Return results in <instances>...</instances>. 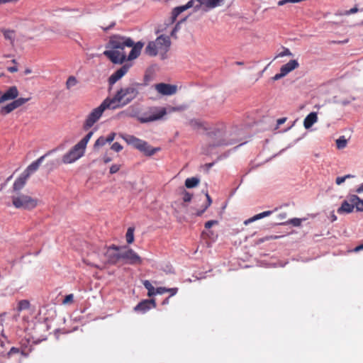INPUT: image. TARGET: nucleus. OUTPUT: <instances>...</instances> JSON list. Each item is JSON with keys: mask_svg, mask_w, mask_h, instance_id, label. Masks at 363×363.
Returning a JSON list of instances; mask_svg holds the SVG:
<instances>
[{"mask_svg": "<svg viewBox=\"0 0 363 363\" xmlns=\"http://www.w3.org/2000/svg\"><path fill=\"white\" fill-rule=\"evenodd\" d=\"M285 76L282 74V72L280 71L279 73L275 74L272 78V79L274 80V81H277V80H279L283 77H284Z\"/></svg>", "mask_w": 363, "mask_h": 363, "instance_id": "44", "label": "nucleus"}, {"mask_svg": "<svg viewBox=\"0 0 363 363\" xmlns=\"http://www.w3.org/2000/svg\"><path fill=\"white\" fill-rule=\"evenodd\" d=\"M303 220H306V218H292L291 220H289L286 223H280V224H291L294 226L298 227L301 225L302 222Z\"/></svg>", "mask_w": 363, "mask_h": 363, "instance_id": "32", "label": "nucleus"}, {"mask_svg": "<svg viewBox=\"0 0 363 363\" xmlns=\"http://www.w3.org/2000/svg\"><path fill=\"white\" fill-rule=\"evenodd\" d=\"M206 199H207V203L203 206L201 210H199L196 212V216H199L202 215V213L203 212H205L206 210L208 208V206H210L211 204L212 203V199L208 193L206 194Z\"/></svg>", "mask_w": 363, "mask_h": 363, "instance_id": "29", "label": "nucleus"}, {"mask_svg": "<svg viewBox=\"0 0 363 363\" xmlns=\"http://www.w3.org/2000/svg\"><path fill=\"white\" fill-rule=\"evenodd\" d=\"M224 0H190L186 4L176 7L173 9L172 16L168 20L167 25L172 24L178 15L188 9L194 8L195 11L200 9L208 11L221 6Z\"/></svg>", "mask_w": 363, "mask_h": 363, "instance_id": "2", "label": "nucleus"}, {"mask_svg": "<svg viewBox=\"0 0 363 363\" xmlns=\"http://www.w3.org/2000/svg\"><path fill=\"white\" fill-rule=\"evenodd\" d=\"M115 136H116V133H111L107 137H105L107 143H111V142H113L114 138H115Z\"/></svg>", "mask_w": 363, "mask_h": 363, "instance_id": "40", "label": "nucleus"}, {"mask_svg": "<svg viewBox=\"0 0 363 363\" xmlns=\"http://www.w3.org/2000/svg\"><path fill=\"white\" fill-rule=\"evenodd\" d=\"M330 218L332 222H334L337 220V216L335 215L333 212H332L330 215Z\"/></svg>", "mask_w": 363, "mask_h": 363, "instance_id": "48", "label": "nucleus"}, {"mask_svg": "<svg viewBox=\"0 0 363 363\" xmlns=\"http://www.w3.org/2000/svg\"><path fill=\"white\" fill-rule=\"evenodd\" d=\"M103 160H104V163H108L109 162L111 161V159L109 157L104 156L103 158Z\"/></svg>", "mask_w": 363, "mask_h": 363, "instance_id": "50", "label": "nucleus"}, {"mask_svg": "<svg viewBox=\"0 0 363 363\" xmlns=\"http://www.w3.org/2000/svg\"><path fill=\"white\" fill-rule=\"evenodd\" d=\"M106 109H111V106L105 99L99 106L94 108L88 114L84 122L83 128L84 130L91 128L100 119Z\"/></svg>", "mask_w": 363, "mask_h": 363, "instance_id": "8", "label": "nucleus"}, {"mask_svg": "<svg viewBox=\"0 0 363 363\" xmlns=\"http://www.w3.org/2000/svg\"><path fill=\"white\" fill-rule=\"evenodd\" d=\"M357 11H358L357 8L354 7V8H352L350 10L346 11L345 14H347V15L352 14V13L357 12Z\"/></svg>", "mask_w": 363, "mask_h": 363, "instance_id": "45", "label": "nucleus"}, {"mask_svg": "<svg viewBox=\"0 0 363 363\" xmlns=\"http://www.w3.org/2000/svg\"><path fill=\"white\" fill-rule=\"evenodd\" d=\"M359 25L360 26H363V21L362 22L359 23Z\"/></svg>", "mask_w": 363, "mask_h": 363, "instance_id": "60", "label": "nucleus"}, {"mask_svg": "<svg viewBox=\"0 0 363 363\" xmlns=\"http://www.w3.org/2000/svg\"><path fill=\"white\" fill-rule=\"evenodd\" d=\"M284 56H293V54L291 53V52L289 50V49L288 48H284L283 51L279 52L276 57H275V59L276 58H278V57H283Z\"/></svg>", "mask_w": 363, "mask_h": 363, "instance_id": "36", "label": "nucleus"}, {"mask_svg": "<svg viewBox=\"0 0 363 363\" xmlns=\"http://www.w3.org/2000/svg\"><path fill=\"white\" fill-rule=\"evenodd\" d=\"M129 67L130 65H125L114 72L109 78L110 84L116 83L118 79L123 77L128 72Z\"/></svg>", "mask_w": 363, "mask_h": 363, "instance_id": "17", "label": "nucleus"}, {"mask_svg": "<svg viewBox=\"0 0 363 363\" xmlns=\"http://www.w3.org/2000/svg\"><path fill=\"white\" fill-rule=\"evenodd\" d=\"M120 165L119 164H113L111 167H110V173L111 174H114V173H116L119 169H120Z\"/></svg>", "mask_w": 363, "mask_h": 363, "instance_id": "39", "label": "nucleus"}, {"mask_svg": "<svg viewBox=\"0 0 363 363\" xmlns=\"http://www.w3.org/2000/svg\"><path fill=\"white\" fill-rule=\"evenodd\" d=\"M168 303V300H167H167H165V301L163 302V303Z\"/></svg>", "mask_w": 363, "mask_h": 363, "instance_id": "59", "label": "nucleus"}, {"mask_svg": "<svg viewBox=\"0 0 363 363\" xmlns=\"http://www.w3.org/2000/svg\"><path fill=\"white\" fill-rule=\"evenodd\" d=\"M167 291L171 292V295L174 296L177 294V288L167 289Z\"/></svg>", "mask_w": 363, "mask_h": 363, "instance_id": "47", "label": "nucleus"}, {"mask_svg": "<svg viewBox=\"0 0 363 363\" xmlns=\"http://www.w3.org/2000/svg\"><path fill=\"white\" fill-rule=\"evenodd\" d=\"M86 150L79 143H76L62 156L61 162L64 164H71L76 162L84 156Z\"/></svg>", "mask_w": 363, "mask_h": 363, "instance_id": "7", "label": "nucleus"}, {"mask_svg": "<svg viewBox=\"0 0 363 363\" xmlns=\"http://www.w3.org/2000/svg\"><path fill=\"white\" fill-rule=\"evenodd\" d=\"M78 84V81L77 78L74 76H70L67 80L66 82V88L67 89H71L72 87L75 86Z\"/></svg>", "mask_w": 363, "mask_h": 363, "instance_id": "31", "label": "nucleus"}, {"mask_svg": "<svg viewBox=\"0 0 363 363\" xmlns=\"http://www.w3.org/2000/svg\"><path fill=\"white\" fill-rule=\"evenodd\" d=\"M143 47V43L138 42L134 44L133 41L126 37L114 35L110 38L108 50L104 52L112 62L121 64L126 59L133 60L136 59Z\"/></svg>", "mask_w": 363, "mask_h": 363, "instance_id": "1", "label": "nucleus"}, {"mask_svg": "<svg viewBox=\"0 0 363 363\" xmlns=\"http://www.w3.org/2000/svg\"><path fill=\"white\" fill-rule=\"evenodd\" d=\"M19 94L16 86H10L0 97V104L10 100L16 99Z\"/></svg>", "mask_w": 363, "mask_h": 363, "instance_id": "14", "label": "nucleus"}, {"mask_svg": "<svg viewBox=\"0 0 363 363\" xmlns=\"http://www.w3.org/2000/svg\"><path fill=\"white\" fill-rule=\"evenodd\" d=\"M165 292H167V289L164 288V287H159L156 289L155 291V294H162Z\"/></svg>", "mask_w": 363, "mask_h": 363, "instance_id": "43", "label": "nucleus"}, {"mask_svg": "<svg viewBox=\"0 0 363 363\" xmlns=\"http://www.w3.org/2000/svg\"><path fill=\"white\" fill-rule=\"evenodd\" d=\"M218 223V221L217 220H208L207 221L206 223H205V227L206 228H211L213 225H216Z\"/></svg>", "mask_w": 363, "mask_h": 363, "instance_id": "41", "label": "nucleus"}, {"mask_svg": "<svg viewBox=\"0 0 363 363\" xmlns=\"http://www.w3.org/2000/svg\"><path fill=\"white\" fill-rule=\"evenodd\" d=\"M28 177L23 172L19 176V177L15 181L13 185V190L16 192H18L22 189L26 184Z\"/></svg>", "mask_w": 363, "mask_h": 363, "instance_id": "19", "label": "nucleus"}, {"mask_svg": "<svg viewBox=\"0 0 363 363\" xmlns=\"http://www.w3.org/2000/svg\"><path fill=\"white\" fill-rule=\"evenodd\" d=\"M356 192L357 194H362L363 193V183L361 184L357 189H356Z\"/></svg>", "mask_w": 363, "mask_h": 363, "instance_id": "46", "label": "nucleus"}, {"mask_svg": "<svg viewBox=\"0 0 363 363\" xmlns=\"http://www.w3.org/2000/svg\"><path fill=\"white\" fill-rule=\"evenodd\" d=\"M350 201L353 203L354 208L358 211H363V200L356 195L350 196Z\"/></svg>", "mask_w": 363, "mask_h": 363, "instance_id": "23", "label": "nucleus"}, {"mask_svg": "<svg viewBox=\"0 0 363 363\" xmlns=\"http://www.w3.org/2000/svg\"><path fill=\"white\" fill-rule=\"evenodd\" d=\"M200 182V180L197 177L188 178L185 181V186L186 188L191 189L196 186Z\"/></svg>", "mask_w": 363, "mask_h": 363, "instance_id": "25", "label": "nucleus"}, {"mask_svg": "<svg viewBox=\"0 0 363 363\" xmlns=\"http://www.w3.org/2000/svg\"><path fill=\"white\" fill-rule=\"evenodd\" d=\"M32 73V70L30 69V68H26L25 70H24V74H29Z\"/></svg>", "mask_w": 363, "mask_h": 363, "instance_id": "53", "label": "nucleus"}, {"mask_svg": "<svg viewBox=\"0 0 363 363\" xmlns=\"http://www.w3.org/2000/svg\"><path fill=\"white\" fill-rule=\"evenodd\" d=\"M122 138L128 144L133 145L134 147L138 149L140 151L148 156L154 155L160 150L159 148L151 147L145 141L133 135H125Z\"/></svg>", "mask_w": 363, "mask_h": 363, "instance_id": "9", "label": "nucleus"}, {"mask_svg": "<svg viewBox=\"0 0 363 363\" xmlns=\"http://www.w3.org/2000/svg\"><path fill=\"white\" fill-rule=\"evenodd\" d=\"M354 210L353 203L348 200H345L342 202L341 206L337 209V213L340 214L350 213Z\"/></svg>", "mask_w": 363, "mask_h": 363, "instance_id": "21", "label": "nucleus"}, {"mask_svg": "<svg viewBox=\"0 0 363 363\" xmlns=\"http://www.w3.org/2000/svg\"><path fill=\"white\" fill-rule=\"evenodd\" d=\"M17 352V350H16L14 347H13V348L11 350V352Z\"/></svg>", "mask_w": 363, "mask_h": 363, "instance_id": "57", "label": "nucleus"}, {"mask_svg": "<svg viewBox=\"0 0 363 363\" xmlns=\"http://www.w3.org/2000/svg\"><path fill=\"white\" fill-rule=\"evenodd\" d=\"M9 70L11 72H16L17 71V68L16 67H11L9 68Z\"/></svg>", "mask_w": 363, "mask_h": 363, "instance_id": "54", "label": "nucleus"}, {"mask_svg": "<svg viewBox=\"0 0 363 363\" xmlns=\"http://www.w3.org/2000/svg\"><path fill=\"white\" fill-rule=\"evenodd\" d=\"M277 218H278V220H284L286 218V214L285 213H280V214L278 215Z\"/></svg>", "mask_w": 363, "mask_h": 363, "instance_id": "49", "label": "nucleus"}, {"mask_svg": "<svg viewBox=\"0 0 363 363\" xmlns=\"http://www.w3.org/2000/svg\"><path fill=\"white\" fill-rule=\"evenodd\" d=\"M4 36L6 40L10 41L11 45L14 47L18 42V35L13 30H5Z\"/></svg>", "mask_w": 363, "mask_h": 363, "instance_id": "22", "label": "nucleus"}, {"mask_svg": "<svg viewBox=\"0 0 363 363\" xmlns=\"http://www.w3.org/2000/svg\"><path fill=\"white\" fill-rule=\"evenodd\" d=\"M111 148L115 152H120L123 149V147L118 143H114Z\"/></svg>", "mask_w": 363, "mask_h": 363, "instance_id": "38", "label": "nucleus"}, {"mask_svg": "<svg viewBox=\"0 0 363 363\" xmlns=\"http://www.w3.org/2000/svg\"><path fill=\"white\" fill-rule=\"evenodd\" d=\"M4 0H0V4H3Z\"/></svg>", "mask_w": 363, "mask_h": 363, "instance_id": "61", "label": "nucleus"}, {"mask_svg": "<svg viewBox=\"0 0 363 363\" xmlns=\"http://www.w3.org/2000/svg\"><path fill=\"white\" fill-rule=\"evenodd\" d=\"M121 259L130 264H140L142 263L141 257L132 249L125 246L122 247Z\"/></svg>", "mask_w": 363, "mask_h": 363, "instance_id": "10", "label": "nucleus"}, {"mask_svg": "<svg viewBox=\"0 0 363 363\" xmlns=\"http://www.w3.org/2000/svg\"><path fill=\"white\" fill-rule=\"evenodd\" d=\"M155 90L161 95L172 96L177 93V86L165 83H159L155 85Z\"/></svg>", "mask_w": 363, "mask_h": 363, "instance_id": "13", "label": "nucleus"}, {"mask_svg": "<svg viewBox=\"0 0 363 363\" xmlns=\"http://www.w3.org/2000/svg\"><path fill=\"white\" fill-rule=\"evenodd\" d=\"M318 122V114L315 112L310 113L303 120V127L309 129L313 124Z\"/></svg>", "mask_w": 363, "mask_h": 363, "instance_id": "20", "label": "nucleus"}, {"mask_svg": "<svg viewBox=\"0 0 363 363\" xmlns=\"http://www.w3.org/2000/svg\"><path fill=\"white\" fill-rule=\"evenodd\" d=\"M94 133L92 131H90L83 138H82L78 143L82 145L84 148L86 149L87 145L91 138Z\"/></svg>", "mask_w": 363, "mask_h": 363, "instance_id": "28", "label": "nucleus"}, {"mask_svg": "<svg viewBox=\"0 0 363 363\" xmlns=\"http://www.w3.org/2000/svg\"><path fill=\"white\" fill-rule=\"evenodd\" d=\"M138 91L134 85L121 88L113 98L106 99L111 109L123 107L130 103L138 95Z\"/></svg>", "mask_w": 363, "mask_h": 363, "instance_id": "3", "label": "nucleus"}, {"mask_svg": "<svg viewBox=\"0 0 363 363\" xmlns=\"http://www.w3.org/2000/svg\"><path fill=\"white\" fill-rule=\"evenodd\" d=\"M177 28H178V25H177L174 27V28L170 32L171 35H172V36L174 35V33H175L176 30H177Z\"/></svg>", "mask_w": 363, "mask_h": 363, "instance_id": "55", "label": "nucleus"}, {"mask_svg": "<svg viewBox=\"0 0 363 363\" xmlns=\"http://www.w3.org/2000/svg\"><path fill=\"white\" fill-rule=\"evenodd\" d=\"M107 143L106 140L104 136L99 137L94 144V150H99L101 147L104 146Z\"/></svg>", "mask_w": 363, "mask_h": 363, "instance_id": "26", "label": "nucleus"}, {"mask_svg": "<svg viewBox=\"0 0 363 363\" xmlns=\"http://www.w3.org/2000/svg\"><path fill=\"white\" fill-rule=\"evenodd\" d=\"M299 64L296 60H291L288 63L282 65L280 68V71L284 76H286L289 73L298 68Z\"/></svg>", "mask_w": 363, "mask_h": 363, "instance_id": "18", "label": "nucleus"}, {"mask_svg": "<svg viewBox=\"0 0 363 363\" xmlns=\"http://www.w3.org/2000/svg\"><path fill=\"white\" fill-rule=\"evenodd\" d=\"M60 149V147H57L56 148H54L50 151H48L45 155L41 156L40 157H39L37 160H35V162H32L26 169V170L23 172L24 174H26L28 177L30 176V174H32L33 172H35V171H37L39 168V167L40 166V164H42V162H43L44 159L45 157L57 152V150H59Z\"/></svg>", "mask_w": 363, "mask_h": 363, "instance_id": "12", "label": "nucleus"}, {"mask_svg": "<svg viewBox=\"0 0 363 363\" xmlns=\"http://www.w3.org/2000/svg\"><path fill=\"white\" fill-rule=\"evenodd\" d=\"M30 100V98H18L16 99L13 102L4 106L1 111H4L6 113H11L14 109L23 106L27 101Z\"/></svg>", "mask_w": 363, "mask_h": 363, "instance_id": "15", "label": "nucleus"}, {"mask_svg": "<svg viewBox=\"0 0 363 363\" xmlns=\"http://www.w3.org/2000/svg\"><path fill=\"white\" fill-rule=\"evenodd\" d=\"M122 247L112 246L107 249L105 257L106 261L111 264H115L121 259Z\"/></svg>", "mask_w": 363, "mask_h": 363, "instance_id": "11", "label": "nucleus"}, {"mask_svg": "<svg viewBox=\"0 0 363 363\" xmlns=\"http://www.w3.org/2000/svg\"><path fill=\"white\" fill-rule=\"evenodd\" d=\"M170 45L171 41L169 37L161 35L155 40L148 43L145 49V52L151 57L160 55L162 59H165Z\"/></svg>", "mask_w": 363, "mask_h": 363, "instance_id": "4", "label": "nucleus"}, {"mask_svg": "<svg viewBox=\"0 0 363 363\" xmlns=\"http://www.w3.org/2000/svg\"><path fill=\"white\" fill-rule=\"evenodd\" d=\"M156 307V303L155 299H150V300H145L142 302H140L139 304H138L135 307V311H142L145 313L147 310H149L150 308H155Z\"/></svg>", "mask_w": 363, "mask_h": 363, "instance_id": "16", "label": "nucleus"}, {"mask_svg": "<svg viewBox=\"0 0 363 363\" xmlns=\"http://www.w3.org/2000/svg\"><path fill=\"white\" fill-rule=\"evenodd\" d=\"M30 303L26 300H22L18 303V308L19 311L26 310L29 308Z\"/></svg>", "mask_w": 363, "mask_h": 363, "instance_id": "34", "label": "nucleus"}, {"mask_svg": "<svg viewBox=\"0 0 363 363\" xmlns=\"http://www.w3.org/2000/svg\"><path fill=\"white\" fill-rule=\"evenodd\" d=\"M192 195L189 192L184 191L183 192V201L184 202H189L191 200Z\"/></svg>", "mask_w": 363, "mask_h": 363, "instance_id": "37", "label": "nucleus"}, {"mask_svg": "<svg viewBox=\"0 0 363 363\" xmlns=\"http://www.w3.org/2000/svg\"><path fill=\"white\" fill-rule=\"evenodd\" d=\"M166 29H167V28H166V27H165V28H160V30H161V31H164V30H166Z\"/></svg>", "mask_w": 363, "mask_h": 363, "instance_id": "58", "label": "nucleus"}, {"mask_svg": "<svg viewBox=\"0 0 363 363\" xmlns=\"http://www.w3.org/2000/svg\"><path fill=\"white\" fill-rule=\"evenodd\" d=\"M178 108L175 107H153L141 116L138 118L140 123H150L162 119L165 115L178 111Z\"/></svg>", "mask_w": 363, "mask_h": 363, "instance_id": "6", "label": "nucleus"}, {"mask_svg": "<svg viewBox=\"0 0 363 363\" xmlns=\"http://www.w3.org/2000/svg\"><path fill=\"white\" fill-rule=\"evenodd\" d=\"M353 176L351 174H347L344 177H338L336 178L335 183L337 185H340L345 182L347 179L352 178Z\"/></svg>", "mask_w": 363, "mask_h": 363, "instance_id": "35", "label": "nucleus"}, {"mask_svg": "<svg viewBox=\"0 0 363 363\" xmlns=\"http://www.w3.org/2000/svg\"><path fill=\"white\" fill-rule=\"evenodd\" d=\"M285 121H286L285 118H279L277 121V123H278V125H281V124H283Z\"/></svg>", "mask_w": 363, "mask_h": 363, "instance_id": "51", "label": "nucleus"}, {"mask_svg": "<svg viewBox=\"0 0 363 363\" xmlns=\"http://www.w3.org/2000/svg\"><path fill=\"white\" fill-rule=\"evenodd\" d=\"M12 204L16 208L32 210L38 204V199L22 192H16L11 196Z\"/></svg>", "mask_w": 363, "mask_h": 363, "instance_id": "5", "label": "nucleus"}, {"mask_svg": "<svg viewBox=\"0 0 363 363\" xmlns=\"http://www.w3.org/2000/svg\"><path fill=\"white\" fill-rule=\"evenodd\" d=\"M126 241L128 244H131L134 241V228H129L125 235Z\"/></svg>", "mask_w": 363, "mask_h": 363, "instance_id": "33", "label": "nucleus"}, {"mask_svg": "<svg viewBox=\"0 0 363 363\" xmlns=\"http://www.w3.org/2000/svg\"><path fill=\"white\" fill-rule=\"evenodd\" d=\"M271 213H272V212L270 211H264L262 213H258V214L252 216V218L245 220L244 221V224L245 225H247L248 224H250V223H251L252 222H255V221H256L257 220H259V219H262V218H265L267 216H269Z\"/></svg>", "mask_w": 363, "mask_h": 363, "instance_id": "24", "label": "nucleus"}, {"mask_svg": "<svg viewBox=\"0 0 363 363\" xmlns=\"http://www.w3.org/2000/svg\"><path fill=\"white\" fill-rule=\"evenodd\" d=\"M144 286L147 289L148 296H152L155 294L156 289L154 288V286L151 284V283L148 280H145L143 281Z\"/></svg>", "mask_w": 363, "mask_h": 363, "instance_id": "30", "label": "nucleus"}, {"mask_svg": "<svg viewBox=\"0 0 363 363\" xmlns=\"http://www.w3.org/2000/svg\"><path fill=\"white\" fill-rule=\"evenodd\" d=\"M363 249V245H359V246H357L356 248H355V251H359Z\"/></svg>", "mask_w": 363, "mask_h": 363, "instance_id": "56", "label": "nucleus"}, {"mask_svg": "<svg viewBox=\"0 0 363 363\" xmlns=\"http://www.w3.org/2000/svg\"><path fill=\"white\" fill-rule=\"evenodd\" d=\"M73 298H74V296L72 294H69V295L66 296V297L65 298V299L63 301V303L67 304V303L72 302L73 300Z\"/></svg>", "mask_w": 363, "mask_h": 363, "instance_id": "42", "label": "nucleus"}, {"mask_svg": "<svg viewBox=\"0 0 363 363\" xmlns=\"http://www.w3.org/2000/svg\"><path fill=\"white\" fill-rule=\"evenodd\" d=\"M335 143L337 149H344L347 145V139H346L345 136H340L336 140Z\"/></svg>", "mask_w": 363, "mask_h": 363, "instance_id": "27", "label": "nucleus"}, {"mask_svg": "<svg viewBox=\"0 0 363 363\" xmlns=\"http://www.w3.org/2000/svg\"><path fill=\"white\" fill-rule=\"evenodd\" d=\"M19 0H4V2L3 4H6V3H15V2H17Z\"/></svg>", "mask_w": 363, "mask_h": 363, "instance_id": "52", "label": "nucleus"}]
</instances>
